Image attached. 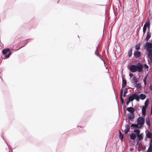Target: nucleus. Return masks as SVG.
Wrapping results in <instances>:
<instances>
[{"mask_svg":"<svg viewBox=\"0 0 152 152\" xmlns=\"http://www.w3.org/2000/svg\"><path fill=\"white\" fill-rule=\"evenodd\" d=\"M129 76L131 77H132L133 76V75L132 73H130L129 74Z\"/></svg>","mask_w":152,"mask_h":152,"instance_id":"e433bc0d","label":"nucleus"},{"mask_svg":"<svg viewBox=\"0 0 152 152\" xmlns=\"http://www.w3.org/2000/svg\"><path fill=\"white\" fill-rule=\"evenodd\" d=\"M98 49H99V46H98L97 48H96V51H95V54L97 56L99 57L100 58V56H99V53L98 52Z\"/></svg>","mask_w":152,"mask_h":152,"instance_id":"a878e982","label":"nucleus"},{"mask_svg":"<svg viewBox=\"0 0 152 152\" xmlns=\"http://www.w3.org/2000/svg\"><path fill=\"white\" fill-rule=\"evenodd\" d=\"M131 127H134L136 128H138V125L137 124H132L131 126Z\"/></svg>","mask_w":152,"mask_h":152,"instance_id":"393cba45","label":"nucleus"},{"mask_svg":"<svg viewBox=\"0 0 152 152\" xmlns=\"http://www.w3.org/2000/svg\"><path fill=\"white\" fill-rule=\"evenodd\" d=\"M143 66L140 63L136 65H131L129 66V69L132 72H135L137 71L141 72L143 70Z\"/></svg>","mask_w":152,"mask_h":152,"instance_id":"f257e3e1","label":"nucleus"},{"mask_svg":"<svg viewBox=\"0 0 152 152\" xmlns=\"http://www.w3.org/2000/svg\"><path fill=\"white\" fill-rule=\"evenodd\" d=\"M144 66H145V68H146L148 69V66L147 64H145L144 65Z\"/></svg>","mask_w":152,"mask_h":152,"instance_id":"72a5a7b5","label":"nucleus"},{"mask_svg":"<svg viewBox=\"0 0 152 152\" xmlns=\"http://www.w3.org/2000/svg\"><path fill=\"white\" fill-rule=\"evenodd\" d=\"M141 126H140L139 127L138 126V128L139 129H140L141 128Z\"/></svg>","mask_w":152,"mask_h":152,"instance_id":"37998d69","label":"nucleus"},{"mask_svg":"<svg viewBox=\"0 0 152 152\" xmlns=\"http://www.w3.org/2000/svg\"><path fill=\"white\" fill-rule=\"evenodd\" d=\"M26 42H25V43H24V44H24V45L23 46H22V47H21L20 48H21L22 47H23L24 46H25V45H26Z\"/></svg>","mask_w":152,"mask_h":152,"instance_id":"58836bf2","label":"nucleus"},{"mask_svg":"<svg viewBox=\"0 0 152 152\" xmlns=\"http://www.w3.org/2000/svg\"><path fill=\"white\" fill-rule=\"evenodd\" d=\"M147 78V76H146L143 79V81L145 85L146 84V80Z\"/></svg>","mask_w":152,"mask_h":152,"instance_id":"c85d7f7f","label":"nucleus"},{"mask_svg":"<svg viewBox=\"0 0 152 152\" xmlns=\"http://www.w3.org/2000/svg\"><path fill=\"white\" fill-rule=\"evenodd\" d=\"M148 100L147 99L145 102V105L143 107H147L148 104Z\"/></svg>","mask_w":152,"mask_h":152,"instance_id":"5701e85b","label":"nucleus"},{"mask_svg":"<svg viewBox=\"0 0 152 152\" xmlns=\"http://www.w3.org/2000/svg\"><path fill=\"white\" fill-rule=\"evenodd\" d=\"M133 150V149L132 148H130V151H132Z\"/></svg>","mask_w":152,"mask_h":152,"instance_id":"ea45409f","label":"nucleus"},{"mask_svg":"<svg viewBox=\"0 0 152 152\" xmlns=\"http://www.w3.org/2000/svg\"><path fill=\"white\" fill-rule=\"evenodd\" d=\"M123 90L122 89H121V92L120 93V96H122L123 95Z\"/></svg>","mask_w":152,"mask_h":152,"instance_id":"7c9ffc66","label":"nucleus"},{"mask_svg":"<svg viewBox=\"0 0 152 152\" xmlns=\"http://www.w3.org/2000/svg\"><path fill=\"white\" fill-rule=\"evenodd\" d=\"M151 33L149 31H148L145 40L147 41L151 37Z\"/></svg>","mask_w":152,"mask_h":152,"instance_id":"9b49d317","label":"nucleus"},{"mask_svg":"<svg viewBox=\"0 0 152 152\" xmlns=\"http://www.w3.org/2000/svg\"><path fill=\"white\" fill-rule=\"evenodd\" d=\"M125 129L124 132L125 134H127L129 132L130 129V127L128 125H126L125 126Z\"/></svg>","mask_w":152,"mask_h":152,"instance_id":"0eeeda50","label":"nucleus"},{"mask_svg":"<svg viewBox=\"0 0 152 152\" xmlns=\"http://www.w3.org/2000/svg\"><path fill=\"white\" fill-rule=\"evenodd\" d=\"M140 98L139 96H138L137 94H134L131 95L128 98V100L130 101H132L134 99H135L137 101H139Z\"/></svg>","mask_w":152,"mask_h":152,"instance_id":"f03ea898","label":"nucleus"},{"mask_svg":"<svg viewBox=\"0 0 152 152\" xmlns=\"http://www.w3.org/2000/svg\"><path fill=\"white\" fill-rule=\"evenodd\" d=\"M18 40L19 41V39L18 40H17V41H18Z\"/></svg>","mask_w":152,"mask_h":152,"instance_id":"c03bdc74","label":"nucleus"},{"mask_svg":"<svg viewBox=\"0 0 152 152\" xmlns=\"http://www.w3.org/2000/svg\"><path fill=\"white\" fill-rule=\"evenodd\" d=\"M126 85V81L125 78H122V87L124 88Z\"/></svg>","mask_w":152,"mask_h":152,"instance_id":"f8f14e48","label":"nucleus"},{"mask_svg":"<svg viewBox=\"0 0 152 152\" xmlns=\"http://www.w3.org/2000/svg\"><path fill=\"white\" fill-rule=\"evenodd\" d=\"M146 46L147 47V48H152V43L150 42H147L146 44Z\"/></svg>","mask_w":152,"mask_h":152,"instance_id":"ddd939ff","label":"nucleus"},{"mask_svg":"<svg viewBox=\"0 0 152 152\" xmlns=\"http://www.w3.org/2000/svg\"><path fill=\"white\" fill-rule=\"evenodd\" d=\"M132 81H133V82L134 84H136L138 80L136 78V77L134 76V77L132 79Z\"/></svg>","mask_w":152,"mask_h":152,"instance_id":"a211bd4d","label":"nucleus"},{"mask_svg":"<svg viewBox=\"0 0 152 152\" xmlns=\"http://www.w3.org/2000/svg\"><path fill=\"white\" fill-rule=\"evenodd\" d=\"M145 26L146 28L147 27H148V29L149 30L150 27V22L149 20H147L145 22L143 27Z\"/></svg>","mask_w":152,"mask_h":152,"instance_id":"6e6552de","label":"nucleus"},{"mask_svg":"<svg viewBox=\"0 0 152 152\" xmlns=\"http://www.w3.org/2000/svg\"><path fill=\"white\" fill-rule=\"evenodd\" d=\"M127 110L130 112L131 114H132L134 112V108L132 107H129L127 108Z\"/></svg>","mask_w":152,"mask_h":152,"instance_id":"9d476101","label":"nucleus"},{"mask_svg":"<svg viewBox=\"0 0 152 152\" xmlns=\"http://www.w3.org/2000/svg\"><path fill=\"white\" fill-rule=\"evenodd\" d=\"M128 90L127 88H126L125 89L124 93H125V94H126L127 93V92H128Z\"/></svg>","mask_w":152,"mask_h":152,"instance_id":"473e14b6","label":"nucleus"},{"mask_svg":"<svg viewBox=\"0 0 152 152\" xmlns=\"http://www.w3.org/2000/svg\"><path fill=\"white\" fill-rule=\"evenodd\" d=\"M147 151L148 152H152V145H149V147Z\"/></svg>","mask_w":152,"mask_h":152,"instance_id":"bb28decb","label":"nucleus"},{"mask_svg":"<svg viewBox=\"0 0 152 152\" xmlns=\"http://www.w3.org/2000/svg\"><path fill=\"white\" fill-rule=\"evenodd\" d=\"M146 122L148 126H150V120L148 117L146 118Z\"/></svg>","mask_w":152,"mask_h":152,"instance_id":"6ab92c4d","label":"nucleus"},{"mask_svg":"<svg viewBox=\"0 0 152 152\" xmlns=\"http://www.w3.org/2000/svg\"><path fill=\"white\" fill-rule=\"evenodd\" d=\"M140 98L142 99L143 100L146 98V96L145 95L142 94H141L140 95Z\"/></svg>","mask_w":152,"mask_h":152,"instance_id":"aec40b11","label":"nucleus"},{"mask_svg":"<svg viewBox=\"0 0 152 152\" xmlns=\"http://www.w3.org/2000/svg\"><path fill=\"white\" fill-rule=\"evenodd\" d=\"M120 99H121V103L122 104H123V103H124V99H123V98H122V96H120Z\"/></svg>","mask_w":152,"mask_h":152,"instance_id":"c756f323","label":"nucleus"},{"mask_svg":"<svg viewBox=\"0 0 152 152\" xmlns=\"http://www.w3.org/2000/svg\"><path fill=\"white\" fill-rule=\"evenodd\" d=\"M146 136L148 138H152V133H151L150 132L148 131L146 134Z\"/></svg>","mask_w":152,"mask_h":152,"instance_id":"dca6fc26","label":"nucleus"},{"mask_svg":"<svg viewBox=\"0 0 152 152\" xmlns=\"http://www.w3.org/2000/svg\"><path fill=\"white\" fill-rule=\"evenodd\" d=\"M149 144H150L149 145H152V139L150 141Z\"/></svg>","mask_w":152,"mask_h":152,"instance_id":"c9c22d12","label":"nucleus"},{"mask_svg":"<svg viewBox=\"0 0 152 152\" xmlns=\"http://www.w3.org/2000/svg\"><path fill=\"white\" fill-rule=\"evenodd\" d=\"M148 51L147 54L150 58L151 62H152V49L147 48Z\"/></svg>","mask_w":152,"mask_h":152,"instance_id":"39448f33","label":"nucleus"},{"mask_svg":"<svg viewBox=\"0 0 152 152\" xmlns=\"http://www.w3.org/2000/svg\"><path fill=\"white\" fill-rule=\"evenodd\" d=\"M126 94H125V93H124V97H125L126 96Z\"/></svg>","mask_w":152,"mask_h":152,"instance_id":"a19ab883","label":"nucleus"},{"mask_svg":"<svg viewBox=\"0 0 152 152\" xmlns=\"http://www.w3.org/2000/svg\"><path fill=\"white\" fill-rule=\"evenodd\" d=\"M2 53L3 54L6 55L5 56L7 58H8L11 54V53L9 48L3 49Z\"/></svg>","mask_w":152,"mask_h":152,"instance_id":"7ed1b4c3","label":"nucleus"},{"mask_svg":"<svg viewBox=\"0 0 152 152\" xmlns=\"http://www.w3.org/2000/svg\"><path fill=\"white\" fill-rule=\"evenodd\" d=\"M134 132H135V133L136 134L137 136L138 135H139L140 134V131L139 129H136L134 130Z\"/></svg>","mask_w":152,"mask_h":152,"instance_id":"4be33fe9","label":"nucleus"},{"mask_svg":"<svg viewBox=\"0 0 152 152\" xmlns=\"http://www.w3.org/2000/svg\"><path fill=\"white\" fill-rule=\"evenodd\" d=\"M119 137L120 139H121L122 140H123L124 135L121 133L120 130H119Z\"/></svg>","mask_w":152,"mask_h":152,"instance_id":"f3484780","label":"nucleus"},{"mask_svg":"<svg viewBox=\"0 0 152 152\" xmlns=\"http://www.w3.org/2000/svg\"><path fill=\"white\" fill-rule=\"evenodd\" d=\"M128 117L130 120H131L132 119H134V116L133 114H129Z\"/></svg>","mask_w":152,"mask_h":152,"instance_id":"412c9836","label":"nucleus"},{"mask_svg":"<svg viewBox=\"0 0 152 152\" xmlns=\"http://www.w3.org/2000/svg\"><path fill=\"white\" fill-rule=\"evenodd\" d=\"M137 87H138V86H140V84L139 83L137 84Z\"/></svg>","mask_w":152,"mask_h":152,"instance_id":"79ce46f5","label":"nucleus"},{"mask_svg":"<svg viewBox=\"0 0 152 152\" xmlns=\"http://www.w3.org/2000/svg\"><path fill=\"white\" fill-rule=\"evenodd\" d=\"M135 48L137 50H138L140 49V47L139 46L136 45L135 47Z\"/></svg>","mask_w":152,"mask_h":152,"instance_id":"2f4dec72","label":"nucleus"},{"mask_svg":"<svg viewBox=\"0 0 152 152\" xmlns=\"http://www.w3.org/2000/svg\"><path fill=\"white\" fill-rule=\"evenodd\" d=\"M137 124L138 125L142 126L144 125L145 123L144 117H139L137 120Z\"/></svg>","mask_w":152,"mask_h":152,"instance_id":"20e7f679","label":"nucleus"},{"mask_svg":"<svg viewBox=\"0 0 152 152\" xmlns=\"http://www.w3.org/2000/svg\"><path fill=\"white\" fill-rule=\"evenodd\" d=\"M147 108L143 106L142 108V113L143 115H145L146 114V110Z\"/></svg>","mask_w":152,"mask_h":152,"instance_id":"2eb2a0df","label":"nucleus"},{"mask_svg":"<svg viewBox=\"0 0 152 152\" xmlns=\"http://www.w3.org/2000/svg\"><path fill=\"white\" fill-rule=\"evenodd\" d=\"M134 55L136 58H137L141 56V53L139 51H136L134 52Z\"/></svg>","mask_w":152,"mask_h":152,"instance_id":"1a4fd4ad","label":"nucleus"},{"mask_svg":"<svg viewBox=\"0 0 152 152\" xmlns=\"http://www.w3.org/2000/svg\"><path fill=\"white\" fill-rule=\"evenodd\" d=\"M130 137L131 139L134 140L136 137V135L134 133H132L130 134Z\"/></svg>","mask_w":152,"mask_h":152,"instance_id":"4468645a","label":"nucleus"},{"mask_svg":"<svg viewBox=\"0 0 152 152\" xmlns=\"http://www.w3.org/2000/svg\"><path fill=\"white\" fill-rule=\"evenodd\" d=\"M137 143H139V142L143 138V134L142 133H141L139 135H138L137 136Z\"/></svg>","mask_w":152,"mask_h":152,"instance_id":"423d86ee","label":"nucleus"},{"mask_svg":"<svg viewBox=\"0 0 152 152\" xmlns=\"http://www.w3.org/2000/svg\"><path fill=\"white\" fill-rule=\"evenodd\" d=\"M129 56V57L131 56L132 54V49L131 48L128 52Z\"/></svg>","mask_w":152,"mask_h":152,"instance_id":"b1692460","label":"nucleus"},{"mask_svg":"<svg viewBox=\"0 0 152 152\" xmlns=\"http://www.w3.org/2000/svg\"><path fill=\"white\" fill-rule=\"evenodd\" d=\"M146 28L145 27V26L144 27H143V34H144L146 32Z\"/></svg>","mask_w":152,"mask_h":152,"instance_id":"cd10ccee","label":"nucleus"},{"mask_svg":"<svg viewBox=\"0 0 152 152\" xmlns=\"http://www.w3.org/2000/svg\"><path fill=\"white\" fill-rule=\"evenodd\" d=\"M130 101L128 99V100L126 102V104L127 105H128L129 103L130 102Z\"/></svg>","mask_w":152,"mask_h":152,"instance_id":"f704fd0d","label":"nucleus"},{"mask_svg":"<svg viewBox=\"0 0 152 152\" xmlns=\"http://www.w3.org/2000/svg\"><path fill=\"white\" fill-rule=\"evenodd\" d=\"M19 44H18V45H17V46H16V45H14V47H15V48H17V47H18V46H19Z\"/></svg>","mask_w":152,"mask_h":152,"instance_id":"4c0bfd02","label":"nucleus"}]
</instances>
